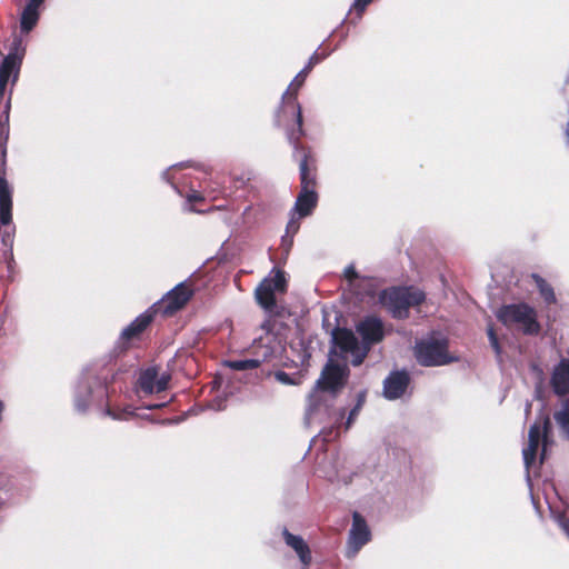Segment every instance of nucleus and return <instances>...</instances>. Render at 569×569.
Segmentation results:
<instances>
[{
	"label": "nucleus",
	"mask_w": 569,
	"mask_h": 569,
	"mask_svg": "<svg viewBox=\"0 0 569 569\" xmlns=\"http://www.w3.org/2000/svg\"><path fill=\"white\" fill-rule=\"evenodd\" d=\"M356 329L362 337L361 343L349 329H336L332 332V339L343 357L347 358L350 355L352 365L359 366L369 352L370 346L382 340L385 330L382 321L377 317L365 318L357 325Z\"/></svg>",
	"instance_id": "obj_1"
},
{
	"label": "nucleus",
	"mask_w": 569,
	"mask_h": 569,
	"mask_svg": "<svg viewBox=\"0 0 569 569\" xmlns=\"http://www.w3.org/2000/svg\"><path fill=\"white\" fill-rule=\"evenodd\" d=\"M423 291L413 288H390L380 295V302L393 318L403 319L409 315V308L420 305L425 300Z\"/></svg>",
	"instance_id": "obj_2"
},
{
	"label": "nucleus",
	"mask_w": 569,
	"mask_h": 569,
	"mask_svg": "<svg viewBox=\"0 0 569 569\" xmlns=\"http://www.w3.org/2000/svg\"><path fill=\"white\" fill-rule=\"evenodd\" d=\"M262 329L266 330L264 336L259 337V339L253 342V353L256 355L252 359H243V360H229L226 361L224 365L232 370H248L259 367L262 362L271 359L277 351L280 350V341L277 339L274 335L270 332L269 322H264L262 325Z\"/></svg>",
	"instance_id": "obj_3"
},
{
	"label": "nucleus",
	"mask_w": 569,
	"mask_h": 569,
	"mask_svg": "<svg viewBox=\"0 0 569 569\" xmlns=\"http://www.w3.org/2000/svg\"><path fill=\"white\" fill-rule=\"evenodd\" d=\"M498 319L507 327H517L525 333L539 331L535 310L525 303L503 306L497 312Z\"/></svg>",
	"instance_id": "obj_4"
},
{
	"label": "nucleus",
	"mask_w": 569,
	"mask_h": 569,
	"mask_svg": "<svg viewBox=\"0 0 569 569\" xmlns=\"http://www.w3.org/2000/svg\"><path fill=\"white\" fill-rule=\"evenodd\" d=\"M447 349V339L440 336H431L416 343L415 356L422 366H442L452 361Z\"/></svg>",
	"instance_id": "obj_5"
},
{
	"label": "nucleus",
	"mask_w": 569,
	"mask_h": 569,
	"mask_svg": "<svg viewBox=\"0 0 569 569\" xmlns=\"http://www.w3.org/2000/svg\"><path fill=\"white\" fill-rule=\"evenodd\" d=\"M348 367L346 365H336L330 360L322 370L320 379L317 381L313 392L310 395V407L307 412L308 419L316 411L313 401L318 398L319 390L336 392L341 389L348 377Z\"/></svg>",
	"instance_id": "obj_6"
},
{
	"label": "nucleus",
	"mask_w": 569,
	"mask_h": 569,
	"mask_svg": "<svg viewBox=\"0 0 569 569\" xmlns=\"http://www.w3.org/2000/svg\"><path fill=\"white\" fill-rule=\"evenodd\" d=\"M550 419L548 416L542 417L539 421H536L529 429L528 445L522 450L523 462L527 469L535 462L537 452L541 446L540 459L541 462L546 458L547 448L549 446V432Z\"/></svg>",
	"instance_id": "obj_7"
},
{
	"label": "nucleus",
	"mask_w": 569,
	"mask_h": 569,
	"mask_svg": "<svg viewBox=\"0 0 569 569\" xmlns=\"http://www.w3.org/2000/svg\"><path fill=\"white\" fill-rule=\"evenodd\" d=\"M301 176V191L296 201L295 209L300 217H306L311 213L317 204V193L313 190L315 178L310 174L308 169V156L305 154L300 162Z\"/></svg>",
	"instance_id": "obj_8"
},
{
	"label": "nucleus",
	"mask_w": 569,
	"mask_h": 569,
	"mask_svg": "<svg viewBox=\"0 0 569 569\" xmlns=\"http://www.w3.org/2000/svg\"><path fill=\"white\" fill-rule=\"evenodd\" d=\"M286 288L284 273L280 270H272L269 277L264 278L258 286L254 296L262 308L271 310L276 306V292H284Z\"/></svg>",
	"instance_id": "obj_9"
},
{
	"label": "nucleus",
	"mask_w": 569,
	"mask_h": 569,
	"mask_svg": "<svg viewBox=\"0 0 569 569\" xmlns=\"http://www.w3.org/2000/svg\"><path fill=\"white\" fill-rule=\"evenodd\" d=\"M9 104L6 106L3 114L0 117V141L7 140L9 134ZM12 199L11 190L3 177V170L0 167V220L2 224H9L11 221Z\"/></svg>",
	"instance_id": "obj_10"
},
{
	"label": "nucleus",
	"mask_w": 569,
	"mask_h": 569,
	"mask_svg": "<svg viewBox=\"0 0 569 569\" xmlns=\"http://www.w3.org/2000/svg\"><path fill=\"white\" fill-rule=\"evenodd\" d=\"M191 296L192 290L184 283H179L163 297L159 308L162 309L164 315H172L181 309Z\"/></svg>",
	"instance_id": "obj_11"
},
{
	"label": "nucleus",
	"mask_w": 569,
	"mask_h": 569,
	"mask_svg": "<svg viewBox=\"0 0 569 569\" xmlns=\"http://www.w3.org/2000/svg\"><path fill=\"white\" fill-rule=\"evenodd\" d=\"M22 57L17 52L9 53L0 64V96H4L7 86L18 79Z\"/></svg>",
	"instance_id": "obj_12"
},
{
	"label": "nucleus",
	"mask_w": 569,
	"mask_h": 569,
	"mask_svg": "<svg viewBox=\"0 0 569 569\" xmlns=\"http://www.w3.org/2000/svg\"><path fill=\"white\" fill-rule=\"evenodd\" d=\"M369 540L370 531L365 519L359 513H353L352 528L349 535L350 556H355Z\"/></svg>",
	"instance_id": "obj_13"
},
{
	"label": "nucleus",
	"mask_w": 569,
	"mask_h": 569,
	"mask_svg": "<svg viewBox=\"0 0 569 569\" xmlns=\"http://www.w3.org/2000/svg\"><path fill=\"white\" fill-rule=\"evenodd\" d=\"M305 76L302 77V72H299L296 78L293 79V81L290 83L288 90L286 91V93L283 94V99H286L287 97H292L293 100H296V93L297 91L299 90V88L305 82ZM292 111L296 116V120H297V124H298V131L297 132H292L289 134V140L291 143H293L295 146H297L300 137L303 134V130H302V112H301V108L298 103H296V101H293L292 103Z\"/></svg>",
	"instance_id": "obj_14"
},
{
	"label": "nucleus",
	"mask_w": 569,
	"mask_h": 569,
	"mask_svg": "<svg viewBox=\"0 0 569 569\" xmlns=\"http://www.w3.org/2000/svg\"><path fill=\"white\" fill-rule=\"evenodd\" d=\"M409 383V376L406 371H395L385 380L383 395L392 400L401 397Z\"/></svg>",
	"instance_id": "obj_15"
},
{
	"label": "nucleus",
	"mask_w": 569,
	"mask_h": 569,
	"mask_svg": "<svg viewBox=\"0 0 569 569\" xmlns=\"http://www.w3.org/2000/svg\"><path fill=\"white\" fill-rule=\"evenodd\" d=\"M283 537L286 543L297 552L303 566L308 567L311 562V553L306 541L300 536H295L288 530L283 531Z\"/></svg>",
	"instance_id": "obj_16"
},
{
	"label": "nucleus",
	"mask_w": 569,
	"mask_h": 569,
	"mask_svg": "<svg viewBox=\"0 0 569 569\" xmlns=\"http://www.w3.org/2000/svg\"><path fill=\"white\" fill-rule=\"evenodd\" d=\"M551 383L558 395L569 392V360H562L556 367Z\"/></svg>",
	"instance_id": "obj_17"
},
{
	"label": "nucleus",
	"mask_w": 569,
	"mask_h": 569,
	"mask_svg": "<svg viewBox=\"0 0 569 569\" xmlns=\"http://www.w3.org/2000/svg\"><path fill=\"white\" fill-rule=\"evenodd\" d=\"M152 315L149 312L142 313L137 317L123 331L122 337L131 339L142 332L151 322Z\"/></svg>",
	"instance_id": "obj_18"
},
{
	"label": "nucleus",
	"mask_w": 569,
	"mask_h": 569,
	"mask_svg": "<svg viewBox=\"0 0 569 569\" xmlns=\"http://www.w3.org/2000/svg\"><path fill=\"white\" fill-rule=\"evenodd\" d=\"M157 369L148 368L143 372H141L139 378V386L142 391L146 393L157 392Z\"/></svg>",
	"instance_id": "obj_19"
},
{
	"label": "nucleus",
	"mask_w": 569,
	"mask_h": 569,
	"mask_svg": "<svg viewBox=\"0 0 569 569\" xmlns=\"http://www.w3.org/2000/svg\"><path fill=\"white\" fill-rule=\"evenodd\" d=\"M532 278L536 281L538 290H539L541 297L543 298V300L549 305L555 303L557 300H556V295L553 292L552 287L543 278H541L538 274H532Z\"/></svg>",
	"instance_id": "obj_20"
},
{
	"label": "nucleus",
	"mask_w": 569,
	"mask_h": 569,
	"mask_svg": "<svg viewBox=\"0 0 569 569\" xmlns=\"http://www.w3.org/2000/svg\"><path fill=\"white\" fill-rule=\"evenodd\" d=\"M39 11L24 8L21 14V29L29 32L38 22Z\"/></svg>",
	"instance_id": "obj_21"
},
{
	"label": "nucleus",
	"mask_w": 569,
	"mask_h": 569,
	"mask_svg": "<svg viewBox=\"0 0 569 569\" xmlns=\"http://www.w3.org/2000/svg\"><path fill=\"white\" fill-rule=\"evenodd\" d=\"M555 419L566 437L569 438V406L563 407L560 411L555 413Z\"/></svg>",
	"instance_id": "obj_22"
},
{
	"label": "nucleus",
	"mask_w": 569,
	"mask_h": 569,
	"mask_svg": "<svg viewBox=\"0 0 569 569\" xmlns=\"http://www.w3.org/2000/svg\"><path fill=\"white\" fill-rule=\"evenodd\" d=\"M274 378L277 381L283 385H299L301 382V376L292 378L289 373L284 371H277Z\"/></svg>",
	"instance_id": "obj_23"
},
{
	"label": "nucleus",
	"mask_w": 569,
	"mask_h": 569,
	"mask_svg": "<svg viewBox=\"0 0 569 569\" xmlns=\"http://www.w3.org/2000/svg\"><path fill=\"white\" fill-rule=\"evenodd\" d=\"M488 337H489L490 343H491L492 348L495 349L496 353L499 355L500 346H499L498 338H497L492 327L488 328Z\"/></svg>",
	"instance_id": "obj_24"
},
{
	"label": "nucleus",
	"mask_w": 569,
	"mask_h": 569,
	"mask_svg": "<svg viewBox=\"0 0 569 569\" xmlns=\"http://www.w3.org/2000/svg\"><path fill=\"white\" fill-rule=\"evenodd\" d=\"M170 377L168 375L157 376V392H161L167 389Z\"/></svg>",
	"instance_id": "obj_25"
},
{
	"label": "nucleus",
	"mask_w": 569,
	"mask_h": 569,
	"mask_svg": "<svg viewBox=\"0 0 569 569\" xmlns=\"http://www.w3.org/2000/svg\"><path fill=\"white\" fill-rule=\"evenodd\" d=\"M345 277L350 283H352L358 278V273L352 264L345 269Z\"/></svg>",
	"instance_id": "obj_26"
},
{
	"label": "nucleus",
	"mask_w": 569,
	"mask_h": 569,
	"mask_svg": "<svg viewBox=\"0 0 569 569\" xmlns=\"http://www.w3.org/2000/svg\"><path fill=\"white\" fill-rule=\"evenodd\" d=\"M318 57L316 54H313L310 60H309V63L306 68H303L300 72H302V77L305 76V78L307 77V74L309 73V71L311 70V68L318 62Z\"/></svg>",
	"instance_id": "obj_27"
},
{
	"label": "nucleus",
	"mask_w": 569,
	"mask_h": 569,
	"mask_svg": "<svg viewBox=\"0 0 569 569\" xmlns=\"http://www.w3.org/2000/svg\"><path fill=\"white\" fill-rule=\"evenodd\" d=\"M359 411H360V409H357V407L355 406V408L350 411L349 417L347 419L346 429L350 428V426L352 425L353 420L358 416Z\"/></svg>",
	"instance_id": "obj_28"
},
{
	"label": "nucleus",
	"mask_w": 569,
	"mask_h": 569,
	"mask_svg": "<svg viewBox=\"0 0 569 569\" xmlns=\"http://www.w3.org/2000/svg\"><path fill=\"white\" fill-rule=\"evenodd\" d=\"M44 0H29L26 8H30L31 10L39 11V8L42 6Z\"/></svg>",
	"instance_id": "obj_29"
},
{
	"label": "nucleus",
	"mask_w": 569,
	"mask_h": 569,
	"mask_svg": "<svg viewBox=\"0 0 569 569\" xmlns=\"http://www.w3.org/2000/svg\"><path fill=\"white\" fill-rule=\"evenodd\" d=\"M372 0H355L353 7L362 12Z\"/></svg>",
	"instance_id": "obj_30"
},
{
	"label": "nucleus",
	"mask_w": 569,
	"mask_h": 569,
	"mask_svg": "<svg viewBox=\"0 0 569 569\" xmlns=\"http://www.w3.org/2000/svg\"><path fill=\"white\" fill-rule=\"evenodd\" d=\"M559 523H560V527L562 528V530L567 533V536L569 537V519H567L566 517L561 518L559 520Z\"/></svg>",
	"instance_id": "obj_31"
},
{
	"label": "nucleus",
	"mask_w": 569,
	"mask_h": 569,
	"mask_svg": "<svg viewBox=\"0 0 569 569\" xmlns=\"http://www.w3.org/2000/svg\"><path fill=\"white\" fill-rule=\"evenodd\" d=\"M210 408L214 409V410H221L223 409L224 407L222 406V401L217 399V400H213L211 403H210Z\"/></svg>",
	"instance_id": "obj_32"
},
{
	"label": "nucleus",
	"mask_w": 569,
	"mask_h": 569,
	"mask_svg": "<svg viewBox=\"0 0 569 569\" xmlns=\"http://www.w3.org/2000/svg\"><path fill=\"white\" fill-rule=\"evenodd\" d=\"M365 398H366V395L365 392H360L359 396H358V401H357V409H361L363 402H365Z\"/></svg>",
	"instance_id": "obj_33"
},
{
	"label": "nucleus",
	"mask_w": 569,
	"mask_h": 569,
	"mask_svg": "<svg viewBox=\"0 0 569 569\" xmlns=\"http://www.w3.org/2000/svg\"><path fill=\"white\" fill-rule=\"evenodd\" d=\"M299 228V224L295 221V219H291L288 223V230L297 231Z\"/></svg>",
	"instance_id": "obj_34"
},
{
	"label": "nucleus",
	"mask_w": 569,
	"mask_h": 569,
	"mask_svg": "<svg viewBox=\"0 0 569 569\" xmlns=\"http://www.w3.org/2000/svg\"><path fill=\"white\" fill-rule=\"evenodd\" d=\"M188 199H189V201H198V200H201L202 198L197 193H192V194L188 196Z\"/></svg>",
	"instance_id": "obj_35"
},
{
	"label": "nucleus",
	"mask_w": 569,
	"mask_h": 569,
	"mask_svg": "<svg viewBox=\"0 0 569 569\" xmlns=\"http://www.w3.org/2000/svg\"><path fill=\"white\" fill-rule=\"evenodd\" d=\"M108 415L112 416L114 419H121V416L113 415L110 410H108Z\"/></svg>",
	"instance_id": "obj_36"
},
{
	"label": "nucleus",
	"mask_w": 569,
	"mask_h": 569,
	"mask_svg": "<svg viewBox=\"0 0 569 569\" xmlns=\"http://www.w3.org/2000/svg\"><path fill=\"white\" fill-rule=\"evenodd\" d=\"M343 416H345V410H341L338 419L341 420L343 418Z\"/></svg>",
	"instance_id": "obj_37"
},
{
	"label": "nucleus",
	"mask_w": 569,
	"mask_h": 569,
	"mask_svg": "<svg viewBox=\"0 0 569 569\" xmlns=\"http://www.w3.org/2000/svg\"><path fill=\"white\" fill-rule=\"evenodd\" d=\"M161 406L160 405H153V406H149L148 408L149 409H156V408H160Z\"/></svg>",
	"instance_id": "obj_38"
},
{
	"label": "nucleus",
	"mask_w": 569,
	"mask_h": 569,
	"mask_svg": "<svg viewBox=\"0 0 569 569\" xmlns=\"http://www.w3.org/2000/svg\"><path fill=\"white\" fill-rule=\"evenodd\" d=\"M77 408H78L79 410H83V408L80 406V403H79V402H77Z\"/></svg>",
	"instance_id": "obj_39"
}]
</instances>
